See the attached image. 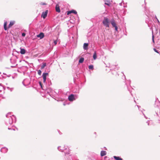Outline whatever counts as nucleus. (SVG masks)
I'll list each match as a JSON object with an SVG mask.
<instances>
[{
  "label": "nucleus",
  "instance_id": "20",
  "mask_svg": "<svg viewBox=\"0 0 160 160\" xmlns=\"http://www.w3.org/2000/svg\"><path fill=\"white\" fill-rule=\"evenodd\" d=\"M7 22H4V29L5 30H7Z\"/></svg>",
  "mask_w": 160,
  "mask_h": 160
},
{
  "label": "nucleus",
  "instance_id": "29",
  "mask_svg": "<svg viewBox=\"0 0 160 160\" xmlns=\"http://www.w3.org/2000/svg\"><path fill=\"white\" fill-rule=\"evenodd\" d=\"M74 96H75L74 97L75 98V100L78 98V96L76 95H74Z\"/></svg>",
  "mask_w": 160,
  "mask_h": 160
},
{
  "label": "nucleus",
  "instance_id": "6",
  "mask_svg": "<svg viewBox=\"0 0 160 160\" xmlns=\"http://www.w3.org/2000/svg\"><path fill=\"white\" fill-rule=\"evenodd\" d=\"M48 75V73H43L42 75V77L43 79V82L44 83L46 82V77Z\"/></svg>",
  "mask_w": 160,
  "mask_h": 160
},
{
  "label": "nucleus",
  "instance_id": "5",
  "mask_svg": "<svg viewBox=\"0 0 160 160\" xmlns=\"http://www.w3.org/2000/svg\"><path fill=\"white\" fill-rule=\"evenodd\" d=\"M58 149L60 151L63 152L65 150L67 149V148L66 146H64V147L59 146L58 147Z\"/></svg>",
  "mask_w": 160,
  "mask_h": 160
},
{
  "label": "nucleus",
  "instance_id": "33",
  "mask_svg": "<svg viewBox=\"0 0 160 160\" xmlns=\"http://www.w3.org/2000/svg\"><path fill=\"white\" fill-rule=\"evenodd\" d=\"M69 154L68 153H67V152H65V155H66L68 154Z\"/></svg>",
  "mask_w": 160,
  "mask_h": 160
},
{
  "label": "nucleus",
  "instance_id": "32",
  "mask_svg": "<svg viewBox=\"0 0 160 160\" xmlns=\"http://www.w3.org/2000/svg\"><path fill=\"white\" fill-rule=\"evenodd\" d=\"M115 30L116 31H118V28L117 26L115 27Z\"/></svg>",
  "mask_w": 160,
  "mask_h": 160
},
{
  "label": "nucleus",
  "instance_id": "15",
  "mask_svg": "<svg viewBox=\"0 0 160 160\" xmlns=\"http://www.w3.org/2000/svg\"><path fill=\"white\" fill-rule=\"evenodd\" d=\"M15 22L14 21H11L10 22V23L8 26L9 28H10L11 27L12 25H13L14 24Z\"/></svg>",
  "mask_w": 160,
  "mask_h": 160
},
{
  "label": "nucleus",
  "instance_id": "24",
  "mask_svg": "<svg viewBox=\"0 0 160 160\" xmlns=\"http://www.w3.org/2000/svg\"><path fill=\"white\" fill-rule=\"evenodd\" d=\"M88 68L89 69H92L93 68V66L92 65H89V66Z\"/></svg>",
  "mask_w": 160,
  "mask_h": 160
},
{
  "label": "nucleus",
  "instance_id": "41",
  "mask_svg": "<svg viewBox=\"0 0 160 160\" xmlns=\"http://www.w3.org/2000/svg\"><path fill=\"white\" fill-rule=\"evenodd\" d=\"M63 104V105H64V106H65V104L64 103Z\"/></svg>",
  "mask_w": 160,
  "mask_h": 160
},
{
  "label": "nucleus",
  "instance_id": "8",
  "mask_svg": "<svg viewBox=\"0 0 160 160\" xmlns=\"http://www.w3.org/2000/svg\"><path fill=\"white\" fill-rule=\"evenodd\" d=\"M48 12V11L47 10L45 12H43L42 14V17L44 19L47 16V14Z\"/></svg>",
  "mask_w": 160,
  "mask_h": 160
},
{
  "label": "nucleus",
  "instance_id": "21",
  "mask_svg": "<svg viewBox=\"0 0 160 160\" xmlns=\"http://www.w3.org/2000/svg\"><path fill=\"white\" fill-rule=\"evenodd\" d=\"M84 60V58H81L79 59V62L80 63H82L83 62Z\"/></svg>",
  "mask_w": 160,
  "mask_h": 160
},
{
  "label": "nucleus",
  "instance_id": "9",
  "mask_svg": "<svg viewBox=\"0 0 160 160\" xmlns=\"http://www.w3.org/2000/svg\"><path fill=\"white\" fill-rule=\"evenodd\" d=\"M44 37V34L43 32H40L39 34L37 35V37L40 38V39L43 38Z\"/></svg>",
  "mask_w": 160,
  "mask_h": 160
},
{
  "label": "nucleus",
  "instance_id": "37",
  "mask_svg": "<svg viewBox=\"0 0 160 160\" xmlns=\"http://www.w3.org/2000/svg\"><path fill=\"white\" fill-rule=\"evenodd\" d=\"M39 84H40V85L42 87V85H41V82H39Z\"/></svg>",
  "mask_w": 160,
  "mask_h": 160
},
{
  "label": "nucleus",
  "instance_id": "2",
  "mask_svg": "<svg viewBox=\"0 0 160 160\" xmlns=\"http://www.w3.org/2000/svg\"><path fill=\"white\" fill-rule=\"evenodd\" d=\"M102 23L106 27L109 28V20L108 18H104L102 21Z\"/></svg>",
  "mask_w": 160,
  "mask_h": 160
},
{
  "label": "nucleus",
  "instance_id": "18",
  "mask_svg": "<svg viewBox=\"0 0 160 160\" xmlns=\"http://www.w3.org/2000/svg\"><path fill=\"white\" fill-rule=\"evenodd\" d=\"M93 58L94 60L96 59L97 58V53L96 52H95L93 56Z\"/></svg>",
  "mask_w": 160,
  "mask_h": 160
},
{
  "label": "nucleus",
  "instance_id": "26",
  "mask_svg": "<svg viewBox=\"0 0 160 160\" xmlns=\"http://www.w3.org/2000/svg\"><path fill=\"white\" fill-rule=\"evenodd\" d=\"M115 68H114V70L115 71H116V70H118L119 69V67L117 66H115Z\"/></svg>",
  "mask_w": 160,
  "mask_h": 160
},
{
  "label": "nucleus",
  "instance_id": "34",
  "mask_svg": "<svg viewBox=\"0 0 160 160\" xmlns=\"http://www.w3.org/2000/svg\"><path fill=\"white\" fill-rule=\"evenodd\" d=\"M149 121H148L147 122V123H148V125H149Z\"/></svg>",
  "mask_w": 160,
  "mask_h": 160
},
{
  "label": "nucleus",
  "instance_id": "25",
  "mask_svg": "<svg viewBox=\"0 0 160 160\" xmlns=\"http://www.w3.org/2000/svg\"><path fill=\"white\" fill-rule=\"evenodd\" d=\"M38 73L39 75H41L42 73V72L41 70H38Z\"/></svg>",
  "mask_w": 160,
  "mask_h": 160
},
{
  "label": "nucleus",
  "instance_id": "36",
  "mask_svg": "<svg viewBox=\"0 0 160 160\" xmlns=\"http://www.w3.org/2000/svg\"><path fill=\"white\" fill-rule=\"evenodd\" d=\"M119 5H120V6H122V2H121V3H120Z\"/></svg>",
  "mask_w": 160,
  "mask_h": 160
},
{
  "label": "nucleus",
  "instance_id": "22",
  "mask_svg": "<svg viewBox=\"0 0 160 160\" xmlns=\"http://www.w3.org/2000/svg\"><path fill=\"white\" fill-rule=\"evenodd\" d=\"M46 66V63H43L42 65L41 66V69H42Z\"/></svg>",
  "mask_w": 160,
  "mask_h": 160
},
{
  "label": "nucleus",
  "instance_id": "19",
  "mask_svg": "<svg viewBox=\"0 0 160 160\" xmlns=\"http://www.w3.org/2000/svg\"><path fill=\"white\" fill-rule=\"evenodd\" d=\"M113 158L116 160H122V158L119 157L114 156Z\"/></svg>",
  "mask_w": 160,
  "mask_h": 160
},
{
  "label": "nucleus",
  "instance_id": "27",
  "mask_svg": "<svg viewBox=\"0 0 160 160\" xmlns=\"http://www.w3.org/2000/svg\"><path fill=\"white\" fill-rule=\"evenodd\" d=\"M153 50H154V51L155 52H157V53H159V52H158V50H157L156 49H155V48H154V49H153Z\"/></svg>",
  "mask_w": 160,
  "mask_h": 160
},
{
  "label": "nucleus",
  "instance_id": "11",
  "mask_svg": "<svg viewBox=\"0 0 160 160\" xmlns=\"http://www.w3.org/2000/svg\"><path fill=\"white\" fill-rule=\"evenodd\" d=\"M72 13H73L75 14H77V12H76V11L75 10H73L71 11H68L67 12V14L68 15H69V14Z\"/></svg>",
  "mask_w": 160,
  "mask_h": 160
},
{
  "label": "nucleus",
  "instance_id": "23",
  "mask_svg": "<svg viewBox=\"0 0 160 160\" xmlns=\"http://www.w3.org/2000/svg\"><path fill=\"white\" fill-rule=\"evenodd\" d=\"M152 42L153 43H154V35H153V31H152Z\"/></svg>",
  "mask_w": 160,
  "mask_h": 160
},
{
  "label": "nucleus",
  "instance_id": "7",
  "mask_svg": "<svg viewBox=\"0 0 160 160\" xmlns=\"http://www.w3.org/2000/svg\"><path fill=\"white\" fill-rule=\"evenodd\" d=\"M105 4L110 6L112 4V1L110 0H104Z\"/></svg>",
  "mask_w": 160,
  "mask_h": 160
},
{
  "label": "nucleus",
  "instance_id": "3",
  "mask_svg": "<svg viewBox=\"0 0 160 160\" xmlns=\"http://www.w3.org/2000/svg\"><path fill=\"white\" fill-rule=\"evenodd\" d=\"M30 83L29 79H25L22 82V83L24 85L26 86L29 84Z\"/></svg>",
  "mask_w": 160,
  "mask_h": 160
},
{
  "label": "nucleus",
  "instance_id": "14",
  "mask_svg": "<svg viewBox=\"0 0 160 160\" xmlns=\"http://www.w3.org/2000/svg\"><path fill=\"white\" fill-rule=\"evenodd\" d=\"M100 154L101 156H103L106 154V152L105 151H102L101 152Z\"/></svg>",
  "mask_w": 160,
  "mask_h": 160
},
{
  "label": "nucleus",
  "instance_id": "12",
  "mask_svg": "<svg viewBox=\"0 0 160 160\" xmlns=\"http://www.w3.org/2000/svg\"><path fill=\"white\" fill-rule=\"evenodd\" d=\"M88 43H84L83 44V48L84 50H87L88 49Z\"/></svg>",
  "mask_w": 160,
  "mask_h": 160
},
{
  "label": "nucleus",
  "instance_id": "30",
  "mask_svg": "<svg viewBox=\"0 0 160 160\" xmlns=\"http://www.w3.org/2000/svg\"><path fill=\"white\" fill-rule=\"evenodd\" d=\"M25 35H26V34L24 32L22 33V36L23 37H25Z\"/></svg>",
  "mask_w": 160,
  "mask_h": 160
},
{
  "label": "nucleus",
  "instance_id": "39",
  "mask_svg": "<svg viewBox=\"0 0 160 160\" xmlns=\"http://www.w3.org/2000/svg\"><path fill=\"white\" fill-rule=\"evenodd\" d=\"M143 115H144V117L147 118L146 117V116L145 115L143 114Z\"/></svg>",
  "mask_w": 160,
  "mask_h": 160
},
{
  "label": "nucleus",
  "instance_id": "28",
  "mask_svg": "<svg viewBox=\"0 0 160 160\" xmlns=\"http://www.w3.org/2000/svg\"><path fill=\"white\" fill-rule=\"evenodd\" d=\"M40 4L41 5H44L46 4L45 2H41Z\"/></svg>",
  "mask_w": 160,
  "mask_h": 160
},
{
  "label": "nucleus",
  "instance_id": "40",
  "mask_svg": "<svg viewBox=\"0 0 160 160\" xmlns=\"http://www.w3.org/2000/svg\"><path fill=\"white\" fill-rule=\"evenodd\" d=\"M8 129H11V128H8Z\"/></svg>",
  "mask_w": 160,
  "mask_h": 160
},
{
  "label": "nucleus",
  "instance_id": "1",
  "mask_svg": "<svg viewBox=\"0 0 160 160\" xmlns=\"http://www.w3.org/2000/svg\"><path fill=\"white\" fill-rule=\"evenodd\" d=\"M7 118L5 120V123L7 126L11 125L16 121V118L14 115L11 112L8 113L6 115Z\"/></svg>",
  "mask_w": 160,
  "mask_h": 160
},
{
  "label": "nucleus",
  "instance_id": "38",
  "mask_svg": "<svg viewBox=\"0 0 160 160\" xmlns=\"http://www.w3.org/2000/svg\"><path fill=\"white\" fill-rule=\"evenodd\" d=\"M156 19H157V21H158V22H159V21L158 20V19H157V17H156Z\"/></svg>",
  "mask_w": 160,
  "mask_h": 160
},
{
  "label": "nucleus",
  "instance_id": "35",
  "mask_svg": "<svg viewBox=\"0 0 160 160\" xmlns=\"http://www.w3.org/2000/svg\"><path fill=\"white\" fill-rule=\"evenodd\" d=\"M13 89V88H10V90L11 91Z\"/></svg>",
  "mask_w": 160,
  "mask_h": 160
},
{
  "label": "nucleus",
  "instance_id": "16",
  "mask_svg": "<svg viewBox=\"0 0 160 160\" xmlns=\"http://www.w3.org/2000/svg\"><path fill=\"white\" fill-rule=\"evenodd\" d=\"M55 8L57 12H60V10L59 8V6H58V5H56Z\"/></svg>",
  "mask_w": 160,
  "mask_h": 160
},
{
  "label": "nucleus",
  "instance_id": "13",
  "mask_svg": "<svg viewBox=\"0 0 160 160\" xmlns=\"http://www.w3.org/2000/svg\"><path fill=\"white\" fill-rule=\"evenodd\" d=\"M20 53L22 54H24L26 53V50L22 48H20Z\"/></svg>",
  "mask_w": 160,
  "mask_h": 160
},
{
  "label": "nucleus",
  "instance_id": "10",
  "mask_svg": "<svg viewBox=\"0 0 160 160\" xmlns=\"http://www.w3.org/2000/svg\"><path fill=\"white\" fill-rule=\"evenodd\" d=\"M8 148L6 147H3L1 149V152L4 153L7 152L8 151Z\"/></svg>",
  "mask_w": 160,
  "mask_h": 160
},
{
  "label": "nucleus",
  "instance_id": "31",
  "mask_svg": "<svg viewBox=\"0 0 160 160\" xmlns=\"http://www.w3.org/2000/svg\"><path fill=\"white\" fill-rule=\"evenodd\" d=\"M54 43L55 45H56L57 44V40L54 41Z\"/></svg>",
  "mask_w": 160,
  "mask_h": 160
},
{
  "label": "nucleus",
  "instance_id": "17",
  "mask_svg": "<svg viewBox=\"0 0 160 160\" xmlns=\"http://www.w3.org/2000/svg\"><path fill=\"white\" fill-rule=\"evenodd\" d=\"M111 23L112 25L114 27L116 26V24L114 20H113L111 21Z\"/></svg>",
  "mask_w": 160,
  "mask_h": 160
},
{
  "label": "nucleus",
  "instance_id": "4",
  "mask_svg": "<svg viewBox=\"0 0 160 160\" xmlns=\"http://www.w3.org/2000/svg\"><path fill=\"white\" fill-rule=\"evenodd\" d=\"M74 96V95L72 94L69 95L68 97V99L70 101H72L75 100V98Z\"/></svg>",
  "mask_w": 160,
  "mask_h": 160
}]
</instances>
